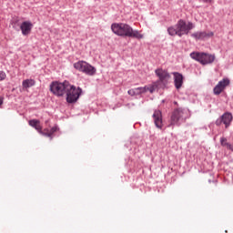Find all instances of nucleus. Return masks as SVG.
Returning a JSON list of instances; mask_svg holds the SVG:
<instances>
[{
	"label": "nucleus",
	"instance_id": "nucleus-9",
	"mask_svg": "<svg viewBox=\"0 0 233 233\" xmlns=\"http://www.w3.org/2000/svg\"><path fill=\"white\" fill-rule=\"evenodd\" d=\"M230 123H232V114L224 113L220 118L217 119L216 125L217 127H221V125H225L226 128L230 127Z\"/></svg>",
	"mask_w": 233,
	"mask_h": 233
},
{
	"label": "nucleus",
	"instance_id": "nucleus-14",
	"mask_svg": "<svg viewBox=\"0 0 233 233\" xmlns=\"http://www.w3.org/2000/svg\"><path fill=\"white\" fill-rule=\"evenodd\" d=\"M21 31L23 35H28L32 30V23L30 22H23L21 26Z\"/></svg>",
	"mask_w": 233,
	"mask_h": 233
},
{
	"label": "nucleus",
	"instance_id": "nucleus-11",
	"mask_svg": "<svg viewBox=\"0 0 233 233\" xmlns=\"http://www.w3.org/2000/svg\"><path fill=\"white\" fill-rule=\"evenodd\" d=\"M155 74L161 83H165V81H168V79H170V74H168L167 70L158 68L155 70Z\"/></svg>",
	"mask_w": 233,
	"mask_h": 233
},
{
	"label": "nucleus",
	"instance_id": "nucleus-6",
	"mask_svg": "<svg viewBox=\"0 0 233 233\" xmlns=\"http://www.w3.org/2000/svg\"><path fill=\"white\" fill-rule=\"evenodd\" d=\"M74 68L78 70V72H83V74H86V76H95L96 75V67L92 66L90 64L85 61H78L74 64Z\"/></svg>",
	"mask_w": 233,
	"mask_h": 233
},
{
	"label": "nucleus",
	"instance_id": "nucleus-2",
	"mask_svg": "<svg viewBox=\"0 0 233 233\" xmlns=\"http://www.w3.org/2000/svg\"><path fill=\"white\" fill-rule=\"evenodd\" d=\"M193 28L194 24L191 22L186 23L185 20H179L175 26L167 28V32L169 35H178V37H182V35H188V32Z\"/></svg>",
	"mask_w": 233,
	"mask_h": 233
},
{
	"label": "nucleus",
	"instance_id": "nucleus-3",
	"mask_svg": "<svg viewBox=\"0 0 233 233\" xmlns=\"http://www.w3.org/2000/svg\"><path fill=\"white\" fill-rule=\"evenodd\" d=\"M82 92L83 89H81V87L76 88V86H72L70 82H68L65 94L67 103H76L77 99H79V96H81Z\"/></svg>",
	"mask_w": 233,
	"mask_h": 233
},
{
	"label": "nucleus",
	"instance_id": "nucleus-10",
	"mask_svg": "<svg viewBox=\"0 0 233 233\" xmlns=\"http://www.w3.org/2000/svg\"><path fill=\"white\" fill-rule=\"evenodd\" d=\"M230 85V79L223 78L221 81L218 83V85L214 87L213 92L215 96H219L227 86Z\"/></svg>",
	"mask_w": 233,
	"mask_h": 233
},
{
	"label": "nucleus",
	"instance_id": "nucleus-19",
	"mask_svg": "<svg viewBox=\"0 0 233 233\" xmlns=\"http://www.w3.org/2000/svg\"><path fill=\"white\" fill-rule=\"evenodd\" d=\"M49 132L50 133H46L47 135V137H52V135L55 133V132H57V127H52L51 129H49Z\"/></svg>",
	"mask_w": 233,
	"mask_h": 233
},
{
	"label": "nucleus",
	"instance_id": "nucleus-1",
	"mask_svg": "<svg viewBox=\"0 0 233 233\" xmlns=\"http://www.w3.org/2000/svg\"><path fill=\"white\" fill-rule=\"evenodd\" d=\"M111 30L116 35H119L120 37H133L134 39H143L145 37L141 31L134 30L132 26L125 23L112 24Z\"/></svg>",
	"mask_w": 233,
	"mask_h": 233
},
{
	"label": "nucleus",
	"instance_id": "nucleus-13",
	"mask_svg": "<svg viewBox=\"0 0 233 233\" xmlns=\"http://www.w3.org/2000/svg\"><path fill=\"white\" fill-rule=\"evenodd\" d=\"M174 76V81H175V86L177 90L183 86V75L180 73L175 72L173 73Z\"/></svg>",
	"mask_w": 233,
	"mask_h": 233
},
{
	"label": "nucleus",
	"instance_id": "nucleus-17",
	"mask_svg": "<svg viewBox=\"0 0 233 233\" xmlns=\"http://www.w3.org/2000/svg\"><path fill=\"white\" fill-rule=\"evenodd\" d=\"M220 145L222 147H226V148H228V150H233V147L232 145H230L229 143L227 142V138L225 137H221L220 138Z\"/></svg>",
	"mask_w": 233,
	"mask_h": 233
},
{
	"label": "nucleus",
	"instance_id": "nucleus-8",
	"mask_svg": "<svg viewBox=\"0 0 233 233\" xmlns=\"http://www.w3.org/2000/svg\"><path fill=\"white\" fill-rule=\"evenodd\" d=\"M191 37L196 39L197 41H204L205 39H210V37H214V32L212 31H198L191 35Z\"/></svg>",
	"mask_w": 233,
	"mask_h": 233
},
{
	"label": "nucleus",
	"instance_id": "nucleus-7",
	"mask_svg": "<svg viewBox=\"0 0 233 233\" xmlns=\"http://www.w3.org/2000/svg\"><path fill=\"white\" fill-rule=\"evenodd\" d=\"M185 116H187V110L181 107L175 109L171 115L170 127H174V125H179V122L185 119Z\"/></svg>",
	"mask_w": 233,
	"mask_h": 233
},
{
	"label": "nucleus",
	"instance_id": "nucleus-21",
	"mask_svg": "<svg viewBox=\"0 0 233 233\" xmlns=\"http://www.w3.org/2000/svg\"><path fill=\"white\" fill-rule=\"evenodd\" d=\"M42 136H46L48 137L47 134H50V129H41V132H39Z\"/></svg>",
	"mask_w": 233,
	"mask_h": 233
},
{
	"label": "nucleus",
	"instance_id": "nucleus-22",
	"mask_svg": "<svg viewBox=\"0 0 233 233\" xmlns=\"http://www.w3.org/2000/svg\"><path fill=\"white\" fill-rule=\"evenodd\" d=\"M6 79V73L0 71V81H5Z\"/></svg>",
	"mask_w": 233,
	"mask_h": 233
},
{
	"label": "nucleus",
	"instance_id": "nucleus-25",
	"mask_svg": "<svg viewBox=\"0 0 233 233\" xmlns=\"http://www.w3.org/2000/svg\"><path fill=\"white\" fill-rule=\"evenodd\" d=\"M204 3H212V0H202Z\"/></svg>",
	"mask_w": 233,
	"mask_h": 233
},
{
	"label": "nucleus",
	"instance_id": "nucleus-20",
	"mask_svg": "<svg viewBox=\"0 0 233 233\" xmlns=\"http://www.w3.org/2000/svg\"><path fill=\"white\" fill-rule=\"evenodd\" d=\"M127 94H128L129 96H137V91L136 88H135V89H129V90L127 91Z\"/></svg>",
	"mask_w": 233,
	"mask_h": 233
},
{
	"label": "nucleus",
	"instance_id": "nucleus-16",
	"mask_svg": "<svg viewBox=\"0 0 233 233\" xmlns=\"http://www.w3.org/2000/svg\"><path fill=\"white\" fill-rule=\"evenodd\" d=\"M24 88H30L35 85V80L34 79H25L22 83Z\"/></svg>",
	"mask_w": 233,
	"mask_h": 233
},
{
	"label": "nucleus",
	"instance_id": "nucleus-4",
	"mask_svg": "<svg viewBox=\"0 0 233 233\" xmlns=\"http://www.w3.org/2000/svg\"><path fill=\"white\" fill-rule=\"evenodd\" d=\"M190 57L200 65H211L213 61H216V56L208 53L192 52Z\"/></svg>",
	"mask_w": 233,
	"mask_h": 233
},
{
	"label": "nucleus",
	"instance_id": "nucleus-23",
	"mask_svg": "<svg viewBox=\"0 0 233 233\" xmlns=\"http://www.w3.org/2000/svg\"><path fill=\"white\" fill-rule=\"evenodd\" d=\"M154 90H156V86L155 85H153V86H147V92H150L151 94L154 92Z\"/></svg>",
	"mask_w": 233,
	"mask_h": 233
},
{
	"label": "nucleus",
	"instance_id": "nucleus-12",
	"mask_svg": "<svg viewBox=\"0 0 233 233\" xmlns=\"http://www.w3.org/2000/svg\"><path fill=\"white\" fill-rule=\"evenodd\" d=\"M153 119L157 128H163V116L159 110L154 112Z\"/></svg>",
	"mask_w": 233,
	"mask_h": 233
},
{
	"label": "nucleus",
	"instance_id": "nucleus-18",
	"mask_svg": "<svg viewBox=\"0 0 233 233\" xmlns=\"http://www.w3.org/2000/svg\"><path fill=\"white\" fill-rule=\"evenodd\" d=\"M137 96H140V94H145L147 92V86L144 87H137L136 88Z\"/></svg>",
	"mask_w": 233,
	"mask_h": 233
},
{
	"label": "nucleus",
	"instance_id": "nucleus-24",
	"mask_svg": "<svg viewBox=\"0 0 233 233\" xmlns=\"http://www.w3.org/2000/svg\"><path fill=\"white\" fill-rule=\"evenodd\" d=\"M4 101H5V97L0 96V108H1V106H3Z\"/></svg>",
	"mask_w": 233,
	"mask_h": 233
},
{
	"label": "nucleus",
	"instance_id": "nucleus-15",
	"mask_svg": "<svg viewBox=\"0 0 233 233\" xmlns=\"http://www.w3.org/2000/svg\"><path fill=\"white\" fill-rule=\"evenodd\" d=\"M40 123L41 122L36 119H32L29 121L30 127H33V128H35V130H37V132H41V130H43V127H41Z\"/></svg>",
	"mask_w": 233,
	"mask_h": 233
},
{
	"label": "nucleus",
	"instance_id": "nucleus-5",
	"mask_svg": "<svg viewBox=\"0 0 233 233\" xmlns=\"http://www.w3.org/2000/svg\"><path fill=\"white\" fill-rule=\"evenodd\" d=\"M68 81H65L64 83L61 82H52L50 84V92L56 96V97H63L66 94V88L68 86Z\"/></svg>",
	"mask_w": 233,
	"mask_h": 233
}]
</instances>
